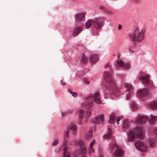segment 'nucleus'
I'll list each match as a JSON object with an SVG mask.
<instances>
[{
  "instance_id": "obj_38",
  "label": "nucleus",
  "mask_w": 157,
  "mask_h": 157,
  "mask_svg": "<svg viewBox=\"0 0 157 157\" xmlns=\"http://www.w3.org/2000/svg\"><path fill=\"white\" fill-rule=\"evenodd\" d=\"M154 132L155 134V135L157 136V127L155 128L154 130Z\"/></svg>"
},
{
  "instance_id": "obj_15",
  "label": "nucleus",
  "mask_w": 157,
  "mask_h": 157,
  "mask_svg": "<svg viewBox=\"0 0 157 157\" xmlns=\"http://www.w3.org/2000/svg\"><path fill=\"white\" fill-rule=\"evenodd\" d=\"M98 57L95 54H92L89 57V60L91 63H96L98 60Z\"/></svg>"
},
{
  "instance_id": "obj_32",
  "label": "nucleus",
  "mask_w": 157,
  "mask_h": 157,
  "mask_svg": "<svg viewBox=\"0 0 157 157\" xmlns=\"http://www.w3.org/2000/svg\"><path fill=\"white\" fill-rule=\"evenodd\" d=\"M149 144L151 146H153L155 145V141L154 140L152 139H150L149 141Z\"/></svg>"
},
{
  "instance_id": "obj_19",
  "label": "nucleus",
  "mask_w": 157,
  "mask_h": 157,
  "mask_svg": "<svg viewBox=\"0 0 157 157\" xmlns=\"http://www.w3.org/2000/svg\"><path fill=\"white\" fill-rule=\"evenodd\" d=\"M88 107H90V108L89 110L86 111V117H89V116L91 114V107L93 105V102L92 101V102H90L89 103H88Z\"/></svg>"
},
{
  "instance_id": "obj_29",
  "label": "nucleus",
  "mask_w": 157,
  "mask_h": 157,
  "mask_svg": "<svg viewBox=\"0 0 157 157\" xmlns=\"http://www.w3.org/2000/svg\"><path fill=\"white\" fill-rule=\"evenodd\" d=\"M130 125V123L127 120H126L124 121V124L123 125V126L128 127Z\"/></svg>"
},
{
  "instance_id": "obj_30",
  "label": "nucleus",
  "mask_w": 157,
  "mask_h": 157,
  "mask_svg": "<svg viewBox=\"0 0 157 157\" xmlns=\"http://www.w3.org/2000/svg\"><path fill=\"white\" fill-rule=\"evenodd\" d=\"M84 117V113L82 110H80L79 114V118L82 120Z\"/></svg>"
},
{
  "instance_id": "obj_31",
  "label": "nucleus",
  "mask_w": 157,
  "mask_h": 157,
  "mask_svg": "<svg viewBox=\"0 0 157 157\" xmlns=\"http://www.w3.org/2000/svg\"><path fill=\"white\" fill-rule=\"evenodd\" d=\"M69 129L70 130L73 131H75L77 130V126L75 124H73L72 126L70 127Z\"/></svg>"
},
{
  "instance_id": "obj_21",
  "label": "nucleus",
  "mask_w": 157,
  "mask_h": 157,
  "mask_svg": "<svg viewBox=\"0 0 157 157\" xmlns=\"http://www.w3.org/2000/svg\"><path fill=\"white\" fill-rule=\"evenodd\" d=\"M148 107L152 109H157V101L152 102L149 104Z\"/></svg>"
},
{
  "instance_id": "obj_14",
  "label": "nucleus",
  "mask_w": 157,
  "mask_h": 157,
  "mask_svg": "<svg viewBox=\"0 0 157 157\" xmlns=\"http://www.w3.org/2000/svg\"><path fill=\"white\" fill-rule=\"evenodd\" d=\"M94 101L96 103L100 104L101 103L100 99L99 94L98 92H96L93 96Z\"/></svg>"
},
{
  "instance_id": "obj_37",
  "label": "nucleus",
  "mask_w": 157,
  "mask_h": 157,
  "mask_svg": "<svg viewBox=\"0 0 157 157\" xmlns=\"http://www.w3.org/2000/svg\"><path fill=\"white\" fill-rule=\"evenodd\" d=\"M68 113L67 112H63L61 113L62 116L64 117L65 116V115L67 113Z\"/></svg>"
},
{
  "instance_id": "obj_10",
  "label": "nucleus",
  "mask_w": 157,
  "mask_h": 157,
  "mask_svg": "<svg viewBox=\"0 0 157 157\" xmlns=\"http://www.w3.org/2000/svg\"><path fill=\"white\" fill-rule=\"evenodd\" d=\"M86 15L83 12H78L76 13L75 17V19L76 22H80L85 20Z\"/></svg>"
},
{
  "instance_id": "obj_3",
  "label": "nucleus",
  "mask_w": 157,
  "mask_h": 157,
  "mask_svg": "<svg viewBox=\"0 0 157 157\" xmlns=\"http://www.w3.org/2000/svg\"><path fill=\"white\" fill-rule=\"evenodd\" d=\"M128 140L129 141L133 140L136 138L140 139L143 138L144 135L142 127H136L133 130L128 131L127 132Z\"/></svg>"
},
{
  "instance_id": "obj_13",
  "label": "nucleus",
  "mask_w": 157,
  "mask_h": 157,
  "mask_svg": "<svg viewBox=\"0 0 157 157\" xmlns=\"http://www.w3.org/2000/svg\"><path fill=\"white\" fill-rule=\"evenodd\" d=\"M136 93L138 97L143 98L147 95L148 91L146 89H141L137 91Z\"/></svg>"
},
{
  "instance_id": "obj_2",
  "label": "nucleus",
  "mask_w": 157,
  "mask_h": 157,
  "mask_svg": "<svg viewBox=\"0 0 157 157\" xmlns=\"http://www.w3.org/2000/svg\"><path fill=\"white\" fill-rule=\"evenodd\" d=\"M145 30L144 29L136 28L133 31L128 33V37L129 40L134 43H141L145 38Z\"/></svg>"
},
{
  "instance_id": "obj_16",
  "label": "nucleus",
  "mask_w": 157,
  "mask_h": 157,
  "mask_svg": "<svg viewBox=\"0 0 157 157\" xmlns=\"http://www.w3.org/2000/svg\"><path fill=\"white\" fill-rule=\"evenodd\" d=\"M82 27L78 26L75 28L73 30L72 33L74 36H76L82 30Z\"/></svg>"
},
{
  "instance_id": "obj_41",
  "label": "nucleus",
  "mask_w": 157,
  "mask_h": 157,
  "mask_svg": "<svg viewBox=\"0 0 157 157\" xmlns=\"http://www.w3.org/2000/svg\"><path fill=\"white\" fill-rule=\"evenodd\" d=\"M122 28V25H119L118 27V29L119 30H121Z\"/></svg>"
},
{
  "instance_id": "obj_22",
  "label": "nucleus",
  "mask_w": 157,
  "mask_h": 157,
  "mask_svg": "<svg viewBox=\"0 0 157 157\" xmlns=\"http://www.w3.org/2000/svg\"><path fill=\"white\" fill-rule=\"evenodd\" d=\"M151 118L149 120V122L151 124H153L155 122V119H157V116H153L152 114L150 115Z\"/></svg>"
},
{
  "instance_id": "obj_4",
  "label": "nucleus",
  "mask_w": 157,
  "mask_h": 157,
  "mask_svg": "<svg viewBox=\"0 0 157 157\" xmlns=\"http://www.w3.org/2000/svg\"><path fill=\"white\" fill-rule=\"evenodd\" d=\"M108 151L112 153L114 151L113 154L114 156L118 157H121L123 155L124 151L118 147L116 146L114 143H111L109 144Z\"/></svg>"
},
{
  "instance_id": "obj_11",
  "label": "nucleus",
  "mask_w": 157,
  "mask_h": 157,
  "mask_svg": "<svg viewBox=\"0 0 157 157\" xmlns=\"http://www.w3.org/2000/svg\"><path fill=\"white\" fill-rule=\"evenodd\" d=\"M135 146L137 149L142 151H147V147L142 142L138 141L135 143Z\"/></svg>"
},
{
  "instance_id": "obj_42",
  "label": "nucleus",
  "mask_w": 157,
  "mask_h": 157,
  "mask_svg": "<svg viewBox=\"0 0 157 157\" xmlns=\"http://www.w3.org/2000/svg\"><path fill=\"white\" fill-rule=\"evenodd\" d=\"M60 84L61 85H64L65 84V83H64V82H63L62 81V80H61L60 81Z\"/></svg>"
},
{
  "instance_id": "obj_27",
  "label": "nucleus",
  "mask_w": 157,
  "mask_h": 157,
  "mask_svg": "<svg viewBox=\"0 0 157 157\" xmlns=\"http://www.w3.org/2000/svg\"><path fill=\"white\" fill-rule=\"evenodd\" d=\"M67 148L64 147L63 149V157H70V154L68 153L67 156H66V154L67 153Z\"/></svg>"
},
{
  "instance_id": "obj_7",
  "label": "nucleus",
  "mask_w": 157,
  "mask_h": 157,
  "mask_svg": "<svg viewBox=\"0 0 157 157\" xmlns=\"http://www.w3.org/2000/svg\"><path fill=\"white\" fill-rule=\"evenodd\" d=\"M117 68H122L128 69L130 68V65L129 63L124 59H121L117 61L115 64Z\"/></svg>"
},
{
  "instance_id": "obj_46",
  "label": "nucleus",
  "mask_w": 157,
  "mask_h": 157,
  "mask_svg": "<svg viewBox=\"0 0 157 157\" xmlns=\"http://www.w3.org/2000/svg\"><path fill=\"white\" fill-rule=\"evenodd\" d=\"M120 57V56L119 55H118L117 56V58L118 59H119Z\"/></svg>"
},
{
  "instance_id": "obj_5",
  "label": "nucleus",
  "mask_w": 157,
  "mask_h": 157,
  "mask_svg": "<svg viewBox=\"0 0 157 157\" xmlns=\"http://www.w3.org/2000/svg\"><path fill=\"white\" fill-rule=\"evenodd\" d=\"M149 78V76L148 75H144V73L143 72L140 71L138 76L137 77L136 79H139L140 82L142 84H144L146 86H147L152 84Z\"/></svg>"
},
{
  "instance_id": "obj_34",
  "label": "nucleus",
  "mask_w": 157,
  "mask_h": 157,
  "mask_svg": "<svg viewBox=\"0 0 157 157\" xmlns=\"http://www.w3.org/2000/svg\"><path fill=\"white\" fill-rule=\"evenodd\" d=\"M95 143V140H93L90 144V148H92L93 144Z\"/></svg>"
},
{
  "instance_id": "obj_25",
  "label": "nucleus",
  "mask_w": 157,
  "mask_h": 157,
  "mask_svg": "<svg viewBox=\"0 0 157 157\" xmlns=\"http://www.w3.org/2000/svg\"><path fill=\"white\" fill-rule=\"evenodd\" d=\"M80 61L81 63H85L87 62V58L85 56H82Z\"/></svg>"
},
{
  "instance_id": "obj_26",
  "label": "nucleus",
  "mask_w": 157,
  "mask_h": 157,
  "mask_svg": "<svg viewBox=\"0 0 157 157\" xmlns=\"http://www.w3.org/2000/svg\"><path fill=\"white\" fill-rule=\"evenodd\" d=\"M115 121L114 117L113 115H111L109 117V123L110 124H113Z\"/></svg>"
},
{
  "instance_id": "obj_48",
  "label": "nucleus",
  "mask_w": 157,
  "mask_h": 157,
  "mask_svg": "<svg viewBox=\"0 0 157 157\" xmlns=\"http://www.w3.org/2000/svg\"><path fill=\"white\" fill-rule=\"evenodd\" d=\"M108 12H109V13H112V12L111 11H108Z\"/></svg>"
},
{
  "instance_id": "obj_36",
  "label": "nucleus",
  "mask_w": 157,
  "mask_h": 157,
  "mask_svg": "<svg viewBox=\"0 0 157 157\" xmlns=\"http://www.w3.org/2000/svg\"><path fill=\"white\" fill-rule=\"evenodd\" d=\"M130 94L129 93H127L126 95V97L127 98V100H128L130 99V97H129Z\"/></svg>"
},
{
  "instance_id": "obj_33",
  "label": "nucleus",
  "mask_w": 157,
  "mask_h": 157,
  "mask_svg": "<svg viewBox=\"0 0 157 157\" xmlns=\"http://www.w3.org/2000/svg\"><path fill=\"white\" fill-rule=\"evenodd\" d=\"M59 140L58 139H55L54 142L52 143V145L53 146H56L58 143Z\"/></svg>"
},
{
  "instance_id": "obj_50",
  "label": "nucleus",
  "mask_w": 157,
  "mask_h": 157,
  "mask_svg": "<svg viewBox=\"0 0 157 157\" xmlns=\"http://www.w3.org/2000/svg\"><path fill=\"white\" fill-rule=\"evenodd\" d=\"M104 98H105L106 99V97L105 96H104Z\"/></svg>"
},
{
  "instance_id": "obj_23",
  "label": "nucleus",
  "mask_w": 157,
  "mask_h": 157,
  "mask_svg": "<svg viewBox=\"0 0 157 157\" xmlns=\"http://www.w3.org/2000/svg\"><path fill=\"white\" fill-rule=\"evenodd\" d=\"M124 87L126 88L128 92L131 91L132 88V85L128 83H124Z\"/></svg>"
},
{
  "instance_id": "obj_40",
  "label": "nucleus",
  "mask_w": 157,
  "mask_h": 157,
  "mask_svg": "<svg viewBox=\"0 0 157 157\" xmlns=\"http://www.w3.org/2000/svg\"><path fill=\"white\" fill-rule=\"evenodd\" d=\"M82 120H81V119H79V118L78 123V124H79L80 125H81V124Z\"/></svg>"
},
{
  "instance_id": "obj_9",
  "label": "nucleus",
  "mask_w": 157,
  "mask_h": 157,
  "mask_svg": "<svg viewBox=\"0 0 157 157\" xmlns=\"http://www.w3.org/2000/svg\"><path fill=\"white\" fill-rule=\"evenodd\" d=\"M148 118L144 116H138L134 119V121L137 126H140L145 123Z\"/></svg>"
},
{
  "instance_id": "obj_12",
  "label": "nucleus",
  "mask_w": 157,
  "mask_h": 157,
  "mask_svg": "<svg viewBox=\"0 0 157 157\" xmlns=\"http://www.w3.org/2000/svg\"><path fill=\"white\" fill-rule=\"evenodd\" d=\"M100 118V120L102 122V124H103V122L104 121V115L103 114H101L100 117L98 116H96L94 118L91 120V122L94 124H98L100 123V120L99 118Z\"/></svg>"
},
{
  "instance_id": "obj_28",
  "label": "nucleus",
  "mask_w": 157,
  "mask_h": 157,
  "mask_svg": "<svg viewBox=\"0 0 157 157\" xmlns=\"http://www.w3.org/2000/svg\"><path fill=\"white\" fill-rule=\"evenodd\" d=\"M68 92L71 94L72 96L74 98L77 97L78 96V94L77 93L75 92H72L71 90H69L68 91Z\"/></svg>"
},
{
  "instance_id": "obj_17",
  "label": "nucleus",
  "mask_w": 157,
  "mask_h": 157,
  "mask_svg": "<svg viewBox=\"0 0 157 157\" xmlns=\"http://www.w3.org/2000/svg\"><path fill=\"white\" fill-rule=\"evenodd\" d=\"M69 130L68 129H67L66 131L64 130V131L63 132V138H64V144H65L67 143L68 139L67 138V137H69Z\"/></svg>"
},
{
  "instance_id": "obj_35",
  "label": "nucleus",
  "mask_w": 157,
  "mask_h": 157,
  "mask_svg": "<svg viewBox=\"0 0 157 157\" xmlns=\"http://www.w3.org/2000/svg\"><path fill=\"white\" fill-rule=\"evenodd\" d=\"M121 118H120V117H117V123L119 124V121H120V120H121Z\"/></svg>"
},
{
  "instance_id": "obj_49",
  "label": "nucleus",
  "mask_w": 157,
  "mask_h": 157,
  "mask_svg": "<svg viewBox=\"0 0 157 157\" xmlns=\"http://www.w3.org/2000/svg\"><path fill=\"white\" fill-rule=\"evenodd\" d=\"M136 80H135L134 81V82L135 83H136Z\"/></svg>"
},
{
  "instance_id": "obj_44",
  "label": "nucleus",
  "mask_w": 157,
  "mask_h": 157,
  "mask_svg": "<svg viewBox=\"0 0 157 157\" xmlns=\"http://www.w3.org/2000/svg\"><path fill=\"white\" fill-rule=\"evenodd\" d=\"M87 121V118H86L84 120V122L85 123H86Z\"/></svg>"
},
{
  "instance_id": "obj_20",
  "label": "nucleus",
  "mask_w": 157,
  "mask_h": 157,
  "mask_svg": "<svg viewBox=\"0 0 157 157\" xmlns=\"http://www.w3.org/2000/svg\"><path fill=\"white\" fill-rule=\"evenodd\" d=\"M93 24V20L89 19L85 23V27L86 29L90 28L92 24Z\"/></svg>"
},
{
  "instance_id": "obj_24",
  "label": "nucleus",
  "mask_w": 157,
  "mask_h": 157,
  "mask_svg": "<svg viewBox=\"0 0 157 157\" xmlns=\"http://www.w3.org/2000/svg\"><path fill=\"white\" fill-rule=\"evenodd\" d=\"M92 131L91 130H90L86 134V138L87 140H90L92 139Z\"/></svg>"
},
{
  "instance_id": "obj_18",
  "label": "nucleus",
  "mask_w": 157,
  "mask_h": 157,
  "mask_svg": "<svg viewBox=\"0 0 157 157\" xmlns=\"http://www.w3.org/2000/svg\"><path fill=\"white\" fill-rule=\"evenodd\" d=\"M108 132L107 133L103 136V138L105 139H110L112 136V132L110 128L109 127L107 128Z\"/></svg>"
},
{
  "instance_id": "obj_45",
  "label": "nucleus",
  "mask_w": 157,
  "mask_h": 157,
  "mask_svg": "<svg viewBox=\"0 0 157 157\" xmlns=\"http://www.w3.org/2000/svg\"><path fill=\"white\" fill-rule=\"evenodd\" d=\"M86 83L87 84H89L90 83V82L89 81H86Z\"/></svg>"
},
{
  "instance_id": "obj_47",
  "label": "nucleus",
  "mask_w": 157,
  "mask_h": 157,
  "mask_svg": "<svg viewBox=\"0 0 157 157\" xmlns=\"http://www.w3.org/2000/svg\"><path fill=\"white\" fill-rule=\"evenodd\" d=\"M99 157H103V156L101 155H100Z\"/></svg>"
},
{
  "instance_id": "obj_43",
  "label": "nucleus",
  "mask_w": 157,
  "mask_h": 157,
  "mask_svg": "<svg viewBox=\"0 0 157 157\" xmlns=\"http://www.w3.org/2000/svg\"><path fill=\"white\" fill-rule=\"evenodd\" d=\"M129 52L131 53H134V51L133 50H131L130 49H129Z\"/></svg>"
},
{
  "instance_id": "obj_1",
  "label": "nucleus",
  "mask_w": 157,
  "mask_h": 157,
  "mask_svg": "<svg viewBox=\"0 0 157 157\" xmlns=\"http://www.w3.org/2000/svg\"><path fill=\"white\" fill-rule=\"evenodd\" d=\"M105 68L106 70L104 72L103 77L106 82L105 85L106 89L111 91L112 94L114 96H117L119 94V90L115 82L113 80L111 74V66L109 63H107L105 66Z\"/></svg>"
},
{
  "instance_id": "obj_8",
  "label": "nucleus",
  "mask_w": 157,
  "mask_h": 157,
  "mask_svg": "<svg viewBox=\"0 0 157 157\" xmlns=\"http://www.w3.org/2000/svg\"><path fill=\"white\" fill-rule=\"evenodd\" d=\"M104 25V21L102 17H99L93 20L94 26L97 29H101Z\"/></svg>"
},
{
  "instance_id": "obj_39",
  "label": "nucleus",
  "mask_w": 157,
  "mask_h": 157,
  "mask_svg": "<svg viewBox=\"0 0 157 157\" xmlns=\"http://www.w3.org/2000/svg\"><path fill=\"white\" fill-rule=\"evenodd\" d=\"M131 106L133 108H135L136 107V105L133 103H132L130 104Z\"/></svg>"
},
{
  "instance_id": "obj_6",
  "label": "nucleus",
  "mask_w": 157,
  "mask_h": 157,
  "mask_svg": "<svg viewBox=\"0 0 157 157\" xmlns=\"http://www.w3.org/2000/svg\"><path fill=\"white\" fill-rule=\"evenodd\" d=\"M78 143L80 149L76 152L74 157H86L85 154L86 153V148L84 147L82 148L85 144L84 142L82 140H79Z\"/></svg>"
}]
</instances>
